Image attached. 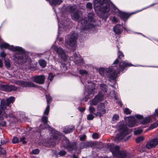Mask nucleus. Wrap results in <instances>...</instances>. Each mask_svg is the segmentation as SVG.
Masks as SVG:
<instances>
[{"mask_svg":"<svg viewBox=\"0 0 158 158\" xmlns=\"http://www.w3.org/2000/svg\"><path fill=\"white\" fill-rule=\"evenodd\" d=\"M150 122V119L148 118H146L143 119L140 122L142 124H146L149 123Z\"/></svg>","mask_w":158,"mask_h":158,"instance_id":"obj_28","label":"nucleus"},{"mask_svg":"<svg viewBox=\"0 0 158 158\" xmlns=\"http://www.w3.org/2000/svg\"><path fill=\"white\" fill-rule=\"evenodd\" d=\"M15 101V98L13 97H10L6 99V100L4 99L1 100L0 102V106L3 110H5L7 106H9L11 103H13Z\"/></svg>","mask_w":158,"mask_h":158,"instance_id":"obj_8","label":"nucleus"},{"mask_svg":"<svg viewBox=\"0 0 158 158\" xmlns=\"http://www.w3.org/2000/svg\"><path fill=\"white\" fill-rule=\"evenodd\" d=\"M73 128H72L69 126H66L63 129V131L65 133H69L73 131Z\"/></svg>","mask_w":158,"mask_h":158,"instance_id":"obj_24","label":"nucleus"},{"mask_svg":"<svg viewBox=\"0 0 158 158\" xmlns=\"http://www.w3.org/2000/svg\"><path fill=\"white\" fill-rule=\"evenodd\" d=\"M127 120V122H126V123L130 127H132L137 125L136 123V121L133 117L128 118Z\"/></svg>","mask_w":158,"mask_h":158,"instance_id":"obj_17","label":"nucleus"},{"mask_svg":"<svg viewBox=\"0 0 158 158\" xmlns=\"http://www.w3.org/2000/svg\"><path fill=\"white\" fill-rule=\"evenodd\" d=\"M21 118H22V119H23V120L24 121H25L27 119V117H26L25 116H23V115H22Z\"/></svg>","mask_w":158,"mask_h":158,"instance_id":"obj_54","label":"nucleus"},{"mask_svg":"<svg viewBox=\"0 0 158 158\" xmlns=\"http://www.w3.org/2000/svg\"><path fill=\"white\" fill-rule=\"evenodd\" d=\"M43 54L41 53H38L37 54V55L38 56H41V55H42Z\"/></svg>","mask_w":158,"mask_h":158,"instance_id":"obj_63","label":"nucleus"},{"mask_svg":"<svg viewBox=\"0 0 158 158\" xmlns=\"http://www.w3.org/2000/svg\"><path fill=\"white\" fill-rule=\"evenodd\" d=\"M3 115L2 111L0 110V120H2L3 119Z\"/></svg>","mask_w":158,"mask_h":158,"instance_id":"obj_51","label":"nucleus"},{"mask_svg":"<svg viewBox=\"0 0 158 158\" xmlns=\"http://www.w3.org/2000/svg\"><path fill=\"white\" fill-rule=\"evenodd\" d=\"M1 125L2 126H5L6 125V122L5 121H2L0 123Z\"/></svg>","mask_w":158,"mask_h":158,"instance_id":"obj_55","label":"nucleus"},{"mask_svg":"<svg viewBox=\"0 0 158 158\" xmlns=\"http://www.w3.org/2000/svg\"><path fill=\"white\" fill-rule=\"evenodd\" d=\"M119 118V116L118 114H115L114 115L113 118L112 120L113 121H117L118 120Z\"/></svg>","mask_w":158,"mask_h":158,"instance_id":"obj_37","label":"nucleus"},{"mask_svg":"<svg viewBox=\"0 0 158 158\" xmlns=\"http://www.w3.org/2000/svg\"><path fill=\"white\" fill-rule=\"evenodd\" d=\"M36 66V65L35 64L34 65H33V66H31L30 67V69H31L32 68H34V67H35Z\"/></svg>","mask_w":158,"mask_h":158,"instance_id":"obj_62","label":"nucleus"},{"mask_svg":"<svg viewBox=\"0 0 158 158\" xmlns=\"http://www.w3.org/2000/svg\"><path fill=\"white\" fill-rule=\"evenodd\" d=\"M56 140V139H53V142L52 141L51 142H49V144H50V145L53 146L56 145V142H54V141H55Z\"/></svg>","mask_w":158,"mask_h":158,"instance_id":"obj_44","label":"nucleus"},{"mask_svg":"<svg viewBox=\"0 0 158 158\" xmlns=\"http://www.w3.org/2000/svg\"><path fill=\"white\" fill-rule=\"evenodd\" d=\"M119 16L121 19H124L128 18L130 15L127 13L120 12L119 14Z\"/></svg>","mask_w":158,"mask_h":158,"instance_id":"obj_22","label":"nucleus"},{"mask_svg":"<svg viewBox=\"0 0 158 158\" xmlns=\"http://www.w3.org/2000/svg\"><path fill=\"white\" fill-rule=\"evenodd\" d=\"M81 146H84L85 145V143H81Z\"/></svg>","mask_w":158,"mask_h":158,"instance_id":"obj_64","label":"nucleus"},{"mask_svg":"<svg viewBox=\"0 0 158 158\" xmlns=\"http://www.w3.org/2000/svg\"><path fill=\"white\" fill-rule=\"evenodd\" d=\"M94 6L97 14L100 17L104 18L105 14L110 10V4L106 0H95Z\"/></svg>","mask_w":158,"mask_h":158,"instance_id":"obj_2","label":"nucleus"},{"mask_svg":"<svg viewBox=\"0 0 158 158\" xmlns=\"http://www.w3.org/2000/svg\"><path fill=\"white\" fill-rule=\"evenodd\" d=\"M103 95L100 92L93 99L90 101V105H97L99 102L103 100Z\"/></svg>","mask_w":158,"mask_h":158,"instance_id":"obj_12","label":"nucleus"},{"mask_svg":"<svg viewBox=\"0 0 158 158\" xmlns=\"http://www.w3.org/2000/svg\"><path fill=\"white\" fill-rule=\"evenodd\" d=\"M12 141L13 143H18L19 142V139L16 137H14Z\"/></svg>","mask_w":158,"mask_h":158,"instance_id":"obj_36","label":"nucleus"},{"mask_svg":"<svg viewBox=\"0 0 158 158\" xmlns=\"http://www.w3.org/2000/svg\"><path fill=\"white\" fill-rule=\"evenodd\" d=\"M112 20L113 21L115 22H118V20L115 17H114L113 18Z\"/></svg>","mask_w":158,"mask_h":158,"instance_id":"obj_56","label":"nucleus"},{"mask_svg":"<svg viewBox=\"0 0 158 158\" xmlns=\"http://www.w3.org/2000/svg\"><path fill=\"white\" fill-rule=\"evenodd\" d=\"M6 153L5 151L3 148L0 147V154H5Z\"/></svg>","mask_w":158,"mask_h":158,"instance_id":"obj_43","label":"nucleus"},{"mask_svg":"<svg viewBox=\"0 0 158 158\" xmlns=\"http://www.w3.org/2000/svg\"><path fill=\"white\" fill-rule=\"evenodd\" d=\"M92 106L93 105H90L89 107V110L91 113H93L95 114V113H94V112H95V109Z\"/></svg>","mask_w":158,"mask_h":158,"instance_id":"obj_29","label":"nucleus"},{"mask_svg":"<svg viewBox=\"0 0 158 158\" xmlns=\"http://www.w3.org/2000/svg\"><path fill=\"white\" fill-rule=\"evenodd\" d=\"M144 138L143 136H139L136 139V141L137 143H139L141 141H143Z\"/></svg>","mask_w":158,"mask_h":158,"instance_id":"obj_32","label":"nucleus"},{"mask_svg":"<svg viewBox=\"0 0 158 158\" xmlns=\"http://www.w3.org/2000/svg\"><path fill=\"white\" fill-rule=\"evenodd\" d=\"M119 133L118 134L114 140L116 142H118L122 139L125 135L128 134L129 131L128 130L126 125H120L118 128Z\"/></svg>","mask_w":158,"mask_h":158,"instance_id":"obj_5","label":"nucleus"},{"mask_svg":"<svg viewBox=\"0 0 158 158\" xmlns=\"http://www.w3.org/2000/svg\"><path fill=\"white\" fill-rule=\"evenodd\" d=\"M108 147L112 152L113 155L118 158H125L127 155V152L125 150L120 151L119 147L115 146L113 144H108Z\"/></svg>","mask_w":158,"mask_h":158,"instance_id":"obj_3","label":"nucleus"},{"mask_svg":"<svg viewBox=\"0 0 158 158\" xmlns=\"http://www.w3.org/2000/svg\"><path fill=\"white\" fill-rule=\"evenodd\" d=\"M142 130L141 129H138L135 130L134 133L135 135H139L142 133Z\"/></svg>","mask_w":158,"mask_h":158,"instance_id":"obj_34","label":"nucleus"},{"mask_svg":"<svg viewBox=\"0 0 158 158\" xmlns=\"http://www.w3.org/2000/svg\"><path fill=\"white\" fill-rule=\"evenodd\" d=\"M39 63L41 66L43 68H44L46 66V61L44 60H40L39 61Z\"/></svg>","mask_w":158,"mask_h":158,"instance_id":"obj_27","label":"nucleus"},{"mask_svg":"<svg viewBox=\"0 0 158 158\" xmlns=\"http://www.w3.org/2000/svg\"><path fill=\"white\" fill-rule=\"evenodd\" d=\"M78 108L79 110L81 112L84 111L85 110V108H82L81 107H79Z\"/></svg>","mask_w":158,"mask_h":158,"instance_id":"obj_52","label":"nucleus"},{"mask_svg":"<svg viewBox=\"0 0 158 158\" xmlns=\"http://www.w3.org/2000/svg\"><path fill=\"white\" fill-rule=\"evenodd\" d=\"M66 144L64 145V147L69 149L70 150H72L76 148V143L74 142L72 143H70L69 142V140L66 138H65Z\"/></svg>","mask_w":158,"mask_h":158,"instance_id":"obj_16","label":"nucleus"},{"mask_svg":"<svg viewBox=\"0 0 158 158\" xmlns=\"http://www.w3.org/2000/svg\"><path fill=\"white\" fill-rule=\"evenodd\" d=\"M72 17L73 19L74 20H77L79 19L80 16L79 15L78 12H73V15Z\"/></svg>","mask_w":158,"mask_h":158,"instance_id":"obj_26","label":"nucleus"},{"mask_svg":"<svg viewBox=\"0 0 158 158\" xmlns=\"http://www.w3.org/2000/svg\"><path fill=\"white\" fill-rule=\"evenodd\" d=\"M73 56L74 57V62L76 64L79 65H81L82 64L83 60L77 54H74Z\"/></svg>","mask_w":158,"mask_h":158,"instance_id":"obj_20","label":"nucleus"},{"mask_svg":"<svg viewBox=\"0 0 158 158\" xmlns=\"http://www.w3.org/2000/svg\"><path fill=\"white\" fill-rule=\"evenodd\" d=\"M7 142V141H5L4 140H2L1 141V143L2 144H6Z\"/></svg>","mask_w":158,"mask_h":158,"instance_id":"obj_59","label":"nucleus"},{"mask_svg":"<svg viewBox=\"0 0 158 158\" xmlns=\"http://www.w3.org/2000/svg\"><path fill=\"white\" fill-rule=\"evenodd\" d=\"M66 154V152L64 151H61L59 153V154L61 156L65 155Z\"/></svg>","mask_w":158,"mask_h":158,"instance_id":"obj_45","label":"nucleus"},{"mask_svg":"<svg viewBox=\"0 0 158 158\" xmlns=\"http://www.w3.org/2000/svg\"><path fill=\"white\" fill-rule=\"evenodd\" d=\"M79 72L82 75H86L88 73L86 70L82 69L80 70Z\"/></svg>","mask_w":158,"mask_h":158,"instance_id":"obj_38","label":"nucleus"},{"mask_svg":"<svg viewBox=\"0 0 158 158\" xmlns=\"http://www.w3.org/2000/svg\"><path fill=\"white\" fill-rule=\"evenodd\" d=\"M157 126H158V125L157 124V123H155L154 124H152L149 127V129H154Z\"/></svg>","mask_w":158,"mask_h":158,"instance_id":"obj_35","label":"nucleus"},{"mask_svg":"<svg viewBox=\"0 0 158 158\" xmlns=\"http://www.w3.org/2000/svg\"><path fill=\"white\" fill-rule=\"evenodd\" d=\"M158 145V138L156 137L149 140L147 143L146 148L148 149H150L155 148Z\"/></svg>","mask_w":158,"mask_h":158,"instance_id":"obj_10","label":"nucleus"},{"mask_svg":"<svg viewBox=\"0 0 158 158\" xmlns=\"http://www.w3.org/2000/svg\"><path fill=\"white\" fill-rule=\"evenodd\" d=\"M31 79L32 81L39 84H44L45 78L44 75H40L32 77Z\"/></svg>","mask_w":158,"mask_h":158,"instance_id":"obj_11","label":"nucleus"},{"mask_svg":"<svg viewBox=\"0 0 158 158\" xmlns=\"http://www.w3.org/2000/svg\"><path fill=\"white\" fill-rule=\"evenodd\" d=\"M105 106L104 104L101 103L98 106V112L96 114H95V115L96 116H99L100 117H101L102 114H105L106 112L105 109Z\"/></svg>","mask_w":158,"mask_h":158,"instance_id":"obj_13","label":"nucleus"},{"mask_svg":"<svg viewBox=\"0 0 158 158\" xmlns=\"http://www.w3.org/2000/svg\"><path fill=\"white\" fill-rule=\"evenodd\" d=\"M48 115V114H44V115L42 117L41 119L42 121L44 124H47L48 122V117L47 116Z\"/></svg>","mask_w":158,"mask_h":158,"instance_id":"obj_25","label":"nucleus"},{"mask_svg":"<svg viewBox=\"0 0 158 158\" xmlns=\"http://www.w3.org/2000/svg\"><path fill=\"white\" fill-rule=\"evenodd\" d=\"M46 97L48 105L44 111V114H48L50 109V104L52 98L49 95H46Z\"/></svg>","mask_w":158,"mask_h":158,"instance_id":"obj_18","label":"nucleus"},{"mask_svg":"<svg viewBox=\"0 0 158 158\" xmlns=\"http://www.w3.org/2000/svg\"><path fill=\"white\" fill-rule=\"evenodd\" d=\"M98 135L96 133H94L92 135V137L94 139H97L98 138Z\"/></svg>","mask_w":158,"mask_h":158,"instance_id":"obj_48","label":"nucleus"},{"mask_svg":"<svg viewBox=\"0 0 158 158\" xmlns=\"http://www.w3.org/2000/svg\"><path fill=\"white\" fill-rule=\"evenodd\" d=\"M73 158H78V157L75 155V154L73 155Z\"/></svg>","mask_w":158,"mask_h":158,"instance_id":"obj_61","label":"nucleus"},{"mask_svg":"<svg viewBox=\"0 0 158 158\" xmlns=\"http://www.w3.org/2000/svg\"><path fill=\"white\" fill-rule=\"evenodd\" d=\"M6 55V54L4 52H1L0 53V56L3 58L5 57Z\"/></svg>","mask_w":158,"mask_h":158,"instance_id":"obj_46","label":"nucleus"},{"mask_svg":"<svg viewBox=\"0 0 158 158\" xmlns=\"http://www.w3.org/2000/svg\"><path fill=\"white\" fill-rule=\"evenodd\" d=\"M124 112L126 114H131V111L129 108H126L124 109Z\"/></svg>","mask_w":158,"mask_h":158,"instance_id":"obj_33","label":"nucleus"},{"mask_svg":"<svg viewBox=\"0 0 158 158\" xmlns=\"http://www.w3.org/2000/svg\"><path fill=\"white\" fill-rule=\"evenodd\" d=\"M77 35L74 33L70 35H68L65 40L66 46L70 49H72L75 47Z\"/></svg>","mask_w":158,"mask_h":158,"instance_id":"obj_4","label":"nucleus"},{"mask_svg":"<svg viewBox=\"0 0 158 158\" xmlns=\"http://www.w3.org/2000/svg\"><path fill=\"white\" fill-rule=\"evenodd\" d=\"M25 139V138L24 137L22 138L21 139H20V142H22L24 144H25L27 143V142Z\"/></svg>","mask_w":158,"mask_h":158,"instance_id":"obj_47","label":"nucleus"},{"mask_svg":"<svg viewBox=\"0 0 158 158\" xmlns=\"http://www.w3.org/2000/svg\"><path fill=\"white\" fill-rule=\"evenodd\" d=\"M86 137V135H84L81 136L80 137V139L81 140V141L84 140L85 139Z\"/></svg>","mask_w":158,"mask_h":158,"instance_id":"obj_50","label":"nucleus"},{"mask_svg":"<svg viewBox=\"0 0 158 158\" xmlns=\"http://www.w3.org/2000/svg\"><path fill=\"white\" fill-rule=\"evenodd\" d=\"M20 86L24 87H35L36 85L34 83L31 81H20Z\"/></svg>","mask_w":158,"mask_h":158,"instance_id":"obj_19","label":"nucleus"},{"mask_svg":"<svg viewBox=\"0 0 158 158\" xmlns=\"http://www.w3.org/2000/svg\"><path fill=\"white\" fill-rule=\"evenodd\" d=\"M52 49L56 52L59 56L61 57L64 61L67 59V56L65 55L64 51L60 48H58L56 45H53L52 47Z\"/></svg>","mask_w":158,"mask_h":158,"instance_id":"obj_9","label":"nucleus"},{"mask_svg":"<svg viewBox=\"0 0 158 158\" xmlns=\"http://www.w3.org/2000/svg\"><path fill=\"white\" fill-rule=\"evenodd\" d=\"M49 2L52 5H60L62 2V0H49Z\"/></svg>","mask_w":158,"mask_h":158,"instance_id":"obj_23","label":"nucleus"},{"mask_svg":"<svg viewBox=\"0 0 158 158\" xmlns=\"http://www.w3.org/2000/svg\"><path fill=\"white\" fill-rule=\"evenodd\" d=\"M94 115L91 114H89L87 115V119L88 120H92L94 118Z\"/></svg>","mask_w":158,"mask_h":158,"instance_id":"obj_39","label":"nucleus"},{"mask_svg":"<svg viewBox=\"0 0 158 158\" xmlns=\"http://www.w3.org/2000/svg\"><path fill=\"white\" fill-rule=\"evenodd\" d=\"M86 7L87 8L91 9L92 8V5L91 3H88L86 4Z\"/></svg>","mask_w":158,"mask_h":158,"instance_id":"obj_42","label":"nucleus"},{"mask_svg":"<svg viewBox=\"0 0 158 158\" xmlns=\"http://www.w3.org/2000/svg\"><path fill=\"white\" fill-rule=\"evenodd\" d=\"M100 87L101 90L103 91V92H106V86L105 84H101L100 85Z\"/></svg>","mask_w":158,"mask_h":158,"instance_id":"obj_30","label":"nucleus"},{"mask_svg":"<svg viewBox=\"0 0 158 158\" xmlns=\"http://www.w3.org/2000/svg\"><path fill=\"white\" fill-rule=\"evenodd\" d=\"M135 116L138 119H141L143 118L142 116L139 115H136Z\"/></svg>","mask_w":158,"mask_h":158,"instance_id":"obj_53","label":"nucleus"},{"mask_svg":"<svg viewBox=\"0 0 158 158\" xmlns=\"http://www.w3.org/2000/svg\"><path fill=\"white\" fill-rule=\"evenodd\" d=\"M39 150L38 149H35L33 150L32 151V153L34 154H37L39 153Z\"/></svg>","mask_w":158,"mask_h":158,"instance_id":"obj_40","label":"nucleus"},{"mask_svg":"<svg viewBox=\"0 0 158 158\" xmlns=\"http://www.w3.org/2000/svg\"><path fill=\"white\" fill-rule=\"evenodd\" d=\"M70 11L72 12H73L76 11V8L75 6H71L70 8Z\"/></svg>","mask_w":158,"mask_h":158,"instance_id":"obj_41","label":"nucleus"},{"mask_svg":"<svg viewBox=\"0 0 158 158\" xmlns=\"http://www.w3.org/2000/svg\"><path fill=\"white\" fill-rule=\"evenodd\" d=\"M0 88L1 89L5 91L10 92L12 91L15 90L17 88L13 85H0Z\"/></svg>","mask_w":158,"mask_h":158,"instance_id":"obj_14","label":"nucleus"},{"mask_svg":"<svg viewBox=\"0 0 158 158\" xmlns=\"http://www.w3.org/2000/svg\"><path fill=\"white\" fill-rule=\"evenodd\" d=\"M5 64L7 68H9L10 67V60L8 59H6L5 60Z\"/></svg>","mask_w":158,"mask_h":158,"instance_id":"obj_31","label":"nucleus"},{"mask_svg":"<svg viewBox=\"0 0 158 158\" xmlns=\"http://www.w3.org/2000/svg\"><path fill=\"white\" fill-rule=\"evenodd\" d=\"M13 82L16 84H17L18 85H20V81H14Z\"/></svg>","mask_w":158,"mask_h":158,"instance_id":"obj_60","label":"nucleus"},{"mask_svg":"<svg viewBox=\"0 0 158 158\" xmlns=\"http://www.w3.org/2000/svg\"><path fill=\"white\" fill-rule=\"evenodd\" d=\"M155 114L158 117V109H156L155 111Z\"/></svg>","mask_w":158,"mask_h":158,"instance_id":"obj_57","label":"nucleus"},{"mask_svg":"<svg viewBox=\"0 0 158 158\" xmlns=\"http://www.w3.org/2000/svg\"><path fill=\"white\" fill-rule=\"evenodd\" d=\"M113 69V65L112 66V68L110 69H105L103 68H101L99 69V73L102 76H104L106 73H107V75L111 79H114L116 78L117 75L116 77L114 78L111 77V76L113 75L114 73H115Z\"/></svg>","mask_w":158,"mask_h":158,"instance_id":"obj_7","label":"nucleus"},{"mask_svg":"<svg viewBox=\"0 0 158 158\" xmlns=\"http://www.w3.org/2000/svg\"><path fill=\"white\" fill-rule=\"evenodd\" d=\"M118 58L114 61L113 64V69L115 72L113 75L111 76L113 78H115L116 75L119 74L121 71H123L126 67L133 66V65L130 63L120 60L121 57L124 56L122 52L118 50Z\"/></svg>","mask_w":158,"mask_h":158,"instance_id":"obj_1","label":"nucleus"},{"mask_svg":"<svg viewBox=\"0 0 158 158\" xmlns=\"http://www.w3.org/2000/svg\"><path fill=\"white\" fill-rule=\"evenodd\" d=\"M121 26L120 25H117L114 28L113 30L114 32L117 34L121 33Z\"/></svg>","mask_w":158,"mask_h":158,"instance_id":"obj_21","label":"nucleus"},{"mask_svg":"<svg viewBox=\"0 0 158 158\" xmlns=\"http://www.w3.org/2000/svg\"><path fill=\"white\" fill-rule=\"evenodd\" d=\"M3 65L2 60L0 59V68L2 67Z\"/></svg>","mask_w":158,"mask_h":158,"instance_id":"obj_58","label":"nucleus"},{"mask_svg":"<svg viewBox=\"0 0 158 158\" xmlns=\"http://www.w3.org/2000/svg\"><path fill=\"white\" fill-rule=\"evenodd\" d=\"M20 62L22 64L26 62L28 58L27 53L20 47Z\"/></svg>","mask_w":158,"mask_h":158,"instance_id":"obj_15","label":"nucleus"},{"mask_svg":"<svg viewBox=\"0 0 158 158\" xmlns=\"http://www.w3.org/2000/svg\"><path fill=\"white\" fill-rule=\"evenodd\" d=\"M94 14L93 13L91 12L89 13L88 15V21L87 20V18L85 17L83 18L81 21V23L83 26V28L85 29L86 28L85 27L87 25L91 24V23L94 21Z\"/></svg>","mask_w":158,"mask_h":158,"instance_id":"obj_6","label":"nucleus"},{"mask_svg":"<svg viewBox=\"0 0 158 158\" xmlns=\"http://www.w3.org/2000/svg\"><path fill=\"white\" fill-rule=\"evenodd\" d=\"M53 77V76L52 75V73H50L49 74V76L48 77V79L50 80L51 81L52 80V78Z\"/></svg>","mask_w":158,"mask_h":158,"instance_id":"obj_49","label":"nucleus"}]
</instances>
